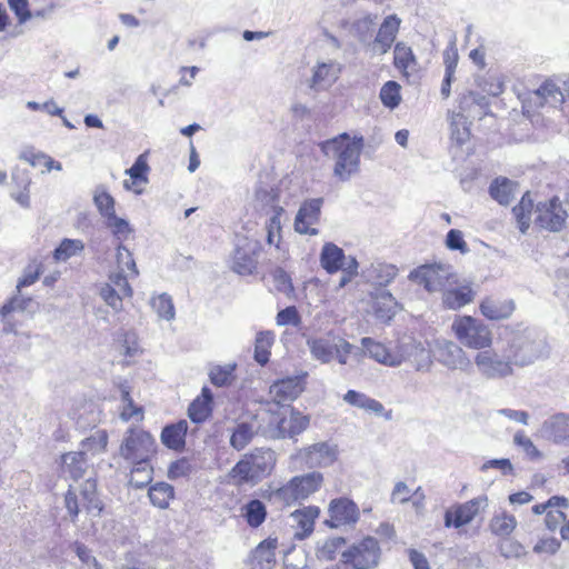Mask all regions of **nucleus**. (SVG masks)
<instances>
[{
    "mask_svg": "<svg viewBox=\"0 0 569 569\" xmlns=\"http://www.w3.org/2000/svg\"><path fill=\"white\" fill-rule=\"evenodd\" d=\"M380 555L378 540L373 537H365L342 552L341 562L353 569H372L378 566Z\"/></svg>",
    "mask_w": 569,
    "mask_h": 569,
    "instance_id": "obj_8",
    "label": "nucleus"
},
{
    "mask_svg": "<svg viewBox=\"0 0 569 569\" xmlns=\"http://www.w3.org/2000/svg\"><path fill=\"white\" fill-rule=\"evenodd\" d=\"M151 306L159 317L170 320L174 317V306L170 296L162 293L153 297Z\"/></svg>",
    "mask_w": 569,
    "mask_h": 569,
    "instance_id": "obj_50",
    "label": "nucleus"
},
{
    "mask_svg": "<svg viewBox=\"0 0 569 569\" xmlns=\"http://www.w3.org/2000/svg\"><path fill=\"white\" fill-rule=\"evenodd\" d=\"M533 208L535 203L530 191H526L512 208V214L521 233H526L530 228Z\"/></svg>",
    "mask_w": 569,
    "mask_h": 569,
    "instance_id": "obj_35",
    "label": "nucleus"
},
{
    "mask_svg": "<svg viewBox=\"0 0 569 569\" xmlns=\"http://www.w3.org/2000/svg\"><path fill=\"white\" fill-rule=\"evenodd\" d=\"M372 308L375 317L387 323L396 316L398 303L391 293L382 292L375 297Z\"/></svg>",
    "mask_w": 569,
    "mask_h": 569,
    "instance_id": "obj_39",
    "label": "nucleus"
},
{
    "mask_svg": "<svg viewBox=\"0 0 569 569\" xmlns=\"http://www.w3.org/2000/svg\"><path fill=\"white\" fill-rule=\"evenodd\" d=\"M451 330L455 338L466 348L482 350L492 345V332L489 327L472 316H456Z\"/></svg>",
    "mask_w": 569,
    "mask_h": 569,
    "instance_id": "obj_5",
    "label": "nucleus"
},
{
    "mask_svg": "<svg viewBox=\"0 0 569 569\" xmlns=\"http://www.w3.org/2000/svg\"><path fill=\"white\" fill-rule=\"evenodd\" d=\"M149 151H144L136 159L131 168L126 170L130 177L129 180L123 181V187L137 194L142 193L143 186L149 181L150 166L148 163Z\"/></svg>",
    "mask_w": 569,
    "mask_h": 569,
    "instance_id": "obj_20",
    "label": "nucleus"
},
{
    "mask_svg": "<svg viewBox=\"0 0 569 569\" xmlns=\"http://www.w3.org/2000/svg\"><path fill=\"white\" fill-rule=\"evenodd\" d=\"M446 244L451 250H459L461 252L468 251V246L463 239L462 232L457 229H451L447 233Z\"/></svg>",
    "mask_w": 569,
    "mask_h": 569,
    "instance_id": "obj_64",
    "label": "nucleus"
},
{
    "mask_svg": "<svg viewBox=\"0 0 569 569\" xmlns=\"http://www.w3.org/2000/svg\"><path fill=\"white\" fill-rule=\"evenodd\" d=\"M401 87L393 80L387 81L380 89V100L382 104L389 109L397 108L401 102Z\"/></svg>",
    "mask_w": 569,
    "mask_h": 569,
    "instance_id": "obj_47",
    "label": "nucleus"
},
{
    "mask_svg": "<svg viewBox=\"0 0 569 569\" xmlns=\"http://www.w3.org/2000/svg\"><path fill=\"white\" fill-rule=\"evenodd\" d=\"M319 147L326 156L335 158L333 173L339 180L346 181L359 169L365 139L362 136L350 137L343 132L322 141Z\"/></svg>",
    "mask_w": 569,
    "mask_h": 569,
    "instance_id": "obj_2",
    "label": "nucleus"
},
{
    "mask_svg": "<svg viewBox=\"0 0 569 569\" xmlns=\"http://www.w3.org/2000/svg\"><path fill=\"white\" fill-rule=\"evenodd\" d=\"M560 548V541L555 537L541 538L535 546L533 551L536 553L553 555Z\"/></svg>",
    "mask_w": 569,
    "mask_h": 569,
    "instance_id": "obj_63",
    "label": "nucleus"
},
{
    "mask_svg": "<svg viewBox=\"0 0 569 569\" xmlns=\"http://www.w3.org/2000/svg\"><path fill=\"white\" fill-rule=\"evenodd\" d=\"M188 432V422L181 419L174 423L163 427L160 439L162 445L176 452H181L186 448V438Z\"/></svg>",
    "mask_w": 569,
    "mask_h": 569,
    "instance_id": "obj_25",
    "label": "nucleus"
},
{
    "mask_svg": "<svg viewBox=\"0 0 569 569\" xmlns=\"http://www.w3.org/2000/svg\"><path fill=\"white\" fill-rule=\"evenodd\" d=\"M254 431L252 429V426L249 423H239L231 437H230V445L236 450L240 451L244 449L253 439Z\"/></svg>",
    "mask_w": 569,
    "mask_h": 569,
    "instance_id": "obj_48",
    "label": "nucleus"
},
{
    "mask_svg": "<svg viewBox=\"0 0 569 569\" xmlns=\"http://www.w3.org/2000/svg\"><path fill=\"white\" fill-rule=\"evenodd\" d=\"M489 193L500 204H508L512 198V184L507 178H496L490 187Z\"/></svg>",
    "mask_w": 569,
    "mask_h": 569,
    "instance_id": "obj_46",
    "label": "nucleus"
},
{
    "mask_svg": "<svg viewBox=\"0 0 569 569\" xmlns=\"http://www.w3.org/2000/svg\"><path fill=\"white\" fill-rule=\"evenodd\" d=\"M513 441L517 446L523 449V451L530 459L537 460L541 457V452L538 450V448L535 446L531 439L526 436L523 431H518L513 437Z\"/></svg>",
    "mask_w": 569,
    "mask_h": 569,
    "instance_id": "obj_56",
    "label": "nucleus"
},
{
    "mask_svg": "<svg viewBox=\"0 0 569 569\" xmlns=\"http://www.w3.org/2000/svg\"><path fill=\"white\" fill-rule=\"evenodd\" d=\"M272 279L274 288L278 292L291 295L293 292V284L290 276L281 268L272 271Z\"/></svg>",
    "mask_w": 569,
    "mask_h": 569,
    "instance_id": "obj_55",
    "label": "nucleus"
},
{
    "mask_svg": "<svg viewBox=\"0 0 569 569\" xmlns=\"http://www.w3.org/2000/svg\"><path fill=\"white\" fill-rule=\"evenodd\" d=\"M343 399L350 406L361 408L365 411L372 412L377 416H382L386 419L391 418V411H386L381 402L368 397L365 393L358 392L356 390H348L343 396Z\"/></svg>",
    "mask_w": 569,
    "mask_h": 569,
    "instance_id": "obj_29",
    "label": "nucleus"
},
{
    "mask_svg": "<svg viewBox=\"0 0 569 569\" xmlns=\"http://www.w3.org/2000/svg\"><path fill=\"white\" fill-rule=\"evenodd\" d=\"M327 523L331 528L355 525L360 518L359 507L347 497L332 499L329 503Z\"/></svg>",
    "mask_w": 569,
    "mask_h": 569,
    "instance_id": "obj_11",
    "label": "nucleus"
},
{
    "mask_svg": "<svg viewBox=\"0 0 569 569\" xmlns=\"http://www.w3.org/2000/svg\"><path fill=\"white\" fill-rule=\"evenodd\" d=\"M233 370L234 367L231 366H217L210 370V381L217 387L229 386L233 380Z\"/></svg>",
    "mask_w": 569,
    "mask_h": 569,
    "instance_id": "obj_51",
    "label": "nucleus"
},
{
    "mask_svg": "<svg viewBox=\"0 0 569 569\" xmlns=\"http://www.w3.org/2000/svg\"><path fill=\"white\" fill-rule=\"evenodd\" d=\"M106 224L120 240L127 239L131 232L129 223L124 219L117 217L116 213L106 219Z\"/></svg>",
    "mask_w": 569,
    "mask_h": 569,
    "instance_id": "obj_53",
    "label": "nucleus"
},
{
    "mask_svg": "<svg viewBox=\"0 0 569 569\" xmlns=\"http://www.w3.org/2000/svg\"><path fill=\"white\" fill-rule=\"evenodd\" d=\"M443 64L446 72L445 73H456V69L459 61V53L455 41H451L447 48L443 50Z\"/></svg>",
    "mask_w": 569,
    "mask_h": 569,
    "instance_id": "obj_58",
    "label": "nucleus"
},
{
    "mask_svg": "<svg viewBox=\"0 0 569 569\" xmlns=\"http://www.w3.org/2000/svg\"><path fill=\"white\" fill-rule=\"evenodd\" d=\"M303 451L308 460L320 467L329 466L337 459V451L326 442L313 443Z\"/></svg>",
    "mask_w": 569,
    "mask_h": 569,
    "instance_id": "obj_37",
    "label": "nucleus"
},
{
    "mask_svg": "<svg viewBox=\"0 0 569 569\" xmlns=\"http://www.w3.org/2000/svg\"><path fill=\"white\" fill-rule=\"evenodd\" d=\"M277 538L262 540L251 552V561L260 569H269L276 563Z\"/></svg>",
    "mask_w": 569,
    "mask_h": 569,
    "instance_id": "obj_32",
    "label": "nucleus"
},
{
    "mask_svg": "<svg viewBox=\"0 0 569 569\" xmlns=\"http://www.w3.org/2000/svg\"><path fill=\"white\" fill-rule=\"evenodd\" d=\"M301 322V317L295 306L287 307L280 310L277 315V325L278 326H287L293 325L299 326Z\"/></svg>",
    "mask_w": 569,
    "mask_h": 569,
    "instance_id": "obj_59",
    "label": "nucleus"
},
{
    "mask_svg": "<svg viewBox=\"0 0 569 569\" xmlns=\"http://www.w3.org/2000/svg\"><path fill=\"white\" fill-rule=\"evenodd\" d=\"M64 505L72 522L78 520L80 512L78 496L73 487H69L64 493Z\"/></svg>",
    "mask_w": 569,
    "mask_h": 569,
    "instance_id": "obj_62",
    "label": "nucleus"
},
{
    "mask_svg": "<svg viewBox=\"0 0 569 569\" xmlns=\"http://www.w3.org/2000/svg\"><path fill=\"white\" fill-rule=\"evenodd\" d=\"M545 429L555 443L569 441V413L552 415L545 423Z\"/></svg>",
    "mask_w": 569,
    "mask_h": 569,
    "instance_id": "obj_33",
    "label": "nucleus"
},
{
    "mask_svg": "<svg viewBox=\"0 0 569 569\" xmlns=\"http://www.w3.org/2000/svg\"><path fill=\"white\" fill-rule=\"evenodd\" d=\"M517 527V519L515 516L502 511L493 515L489 522L490 531L500 538L510 536Z\"/></svg>",
    "mask_w": 569,
    "mask_h": 569,
    "instance_id": "obj_43",
    "label": "nucleus"
},
{
    "mask_svg": "<svg viewBox=\"0 0 569 569\" xmlns=\"http://www.w3.org/2000/svg\"><path fill=\"white\" fill-rule=\"evenodd\" d=\"M320 516V508L318 506H307L297 509L291 513V518L296 521L298 532L296 536L303 539L312 533L315 530L316 520Z\"/></svg>",
    "mask_w": 569,
    "mask_h": 569,
    "instance_id": "obj_27",
    "label": "nucleus"
},
{
    "mask_svg": "<svg viewBox=\"0 0 569 569\" xmlns=\"http://www.w3.org/2000/svg\"><path fill=\"white\" fill-rule=\"evenodd\" d=\"M393 67L399 71L402 79L410 81L419 78L421 66L412 50L405 42H397L393 48Z\"/></svg>",
    "mask_w": 569,
    "mask_h": 569,
    "instance_id": "obj_15",
    "label": "nucleus"
},
{
    "mask_svg": "<svg viewBox=\"0 0 569 569\" xmlns=\"http://www.w3.org/2000/svg\"><path fill=\"white\" fill-rule=\"evenodd\" d=\"M87 457L84 452L69 451L60 457V476L64 479L78 481L83 478L88 469Z\"/></svg>",
    "mask_w": 569,
    "mask_h": 569,
    "instance_id": "obj_21",
    "label": "nucleus"
},
{
    "mask_svg": "<svg viewBox=\"0 0 569 569\" xmlns=\"http://www.w3.org/2000/svg\"><path fill=\"white\" fill-rule=\"evenodd\" d=\"M97 487V480L94 478H88L82 483L80 491L84 509L93 515H99L103 509V505L98 497Z\"/></svg>",
    "mask_w": 569,
    "mask_h": 569,
    "instance_id": "obj_40",
    "label": "nucleus"
},
{
    "mask_svg": "<svg viewBox=\"0 0 569 569\" xmlns=\"http://www.w3.org/2000/svg\"><path fill=\"white\" fill-rule=\"evenodd\" d=\"M213 397L208 387H203L201 393L190 403L188 416L193 422L206 421L212 412Z\"/></svg>",
    "mask_w": 569,
    "mask_h": 569,
    "instance_id": "obj_31",
    "label": "nucleus"
},
{
    "mask_svg": "<svg viewBox=\"0 0 569 569\" xmlns=\"http://www.w3.org/2000/svg\"><path fill=\"white\" fill-rule=\"evenodd\" d=\"M104 302L112 307L114 310L119 311L122 309V297L119 292H117L116 288L110 283H107L100 292Z\"/></svg>",
    "mask_w": 569,
    "mask_h": 569,
    "instance_id": "obj_60",
    "label": "nucleus"
},
{
    "mask_svg": "<svg viewBox=\"0 0 569 569\" xmlns=\"http://www.w3.org/2000/svg\"><path fill=\"white\" fill-rule=\"evenodd\" d=\"M476 365L482 370L488 377H505L512 372V368L509 361H503L498 356L490 351L479 352L475 357Z\"/></svg>",
    "mask_w": 569,
    "mask_h": 569,
    "instance_id": "obj_26",
    "label": "nucleus"
},
{
    "mask_svg": "<svg viewBox=\"0 0 569 569\" xmlns=\"http://www.w3.org/2000/svg\"><path fill=\"white\" fill-rule=\"evenodd\" d=\"M191 470L190 461L187 458H179L168 467V478L171 480L184 478L191 473Z\"/></svg>",
    "mask_w": 569,
    "mask_h": 569,
    "instance_id": "obj_54",
    "label": "nucleus"
},
{
    "mask_svg": "<svg viewBox=\"0 0 569 569\" xmlns=\"http://www.w3.org/2000/svg\"><path fill=\"white\" fill-rule=\"evenodd\" d=\"M116 262L119 271L128 272L130 277L139 274L132 253L122 244L117 247Z\"/></svg>",
    "mask_w": 569,
    "mask_h": 569,
    "instance_id": "obj_49",
    "label": "nucleus"
},
{
    "mask_svg": "<svg viewBox=\"0 0 569 569\" xmlns=\"http://www.w3.org/2000/svg\"><path fill=\"white\" fill-rule=\"evenodd\" d=\"M479 513V501L471 499L465 503L455 505L445 513L446 527L460 528L470 523Z\"/></svg>",
    "mask_w": 569,
    "mask_h": 569,
    "instance_id": "obj_22",
    "label": "nucleus"
},
{
    "mask_svg": "<svg viewBox=\"0 0 569 569\" xmlns=\"http://www.w3.org/2000/svg\"><path fill=\"white\" fill-rule=\"evenodd\" d=\"M266 505L259 499H250L241 507V517L250 528H259L267 519Z\"/></svg>",
    "mask_w": 569,
    "mask_h": 569,
    "instance_id": "obj_38",
    "label": "nucleus"
},
{
    "mask_svg": "<svg viewBox=\"0 0 569 569\" xmlns=\"http://www.w3.org/2000/svg\"><path fill=\"white\" fill-rule=\"evenodd\" d=\"M361 346L370 358L385 366H399L402 362V356L392 351L386 345L371 338H362Z\"/></svg>",
    "mask_w": 569,
    "mask_h": 569,
    "instance_id": "obj_23",
    "label": "nucleus"
},
{
    "mask_svg": "<svg viewBox=\"0 0 569 569\" xmlns=\"http://www.w3.org/2000/svg\"><path fill=\"white\" fill-rule=\"evenodd\" d=\"M21 159H23L31 167L39 169L42 173L50 172L52 170H62V164L51 158L49 154L36 149L34 147L26 148L21 152Z\"/></svg>",
    "mask_w": 569,
    "mask_h": 569,
    "instance_id": "obj_30",
    "label": "nucleus"
},
{
    "mask_svg": "<svg viewBox=\"0 0 569 569\" xmlns=\"http://www.w3.org/2000/svg\"><path fill=\"white\" fill-rule=\"evenodd\" d=\"M307 345L311 356L321 363L337 360L340 365H346L353 350L350 342L332 331L308 339Z\"/></svg>",
    "mask_w": 569,
    "mask_h": 569,
    "instance_id": "obj_6",
    "label": "nucleus"
},
{
    "mask_svg": "<svg viewBox=\"0 0 569 569\" xmlns=\"http://www.w3.org/2000/svg\"><path fill=\"white\" fill-rule=\"evenodd\" d=\"M561 101H563L561 89L555 81L548 79L543 81L528 99L523 100L522 110L525 113L529 114L530 112L536 111V109L542 108L547 103Z\"/></svg>",
    "mask_w": 569,
    "mask_h": 569,
    "instance_id": "obj_17",
    "label": "nucleus"
},
{
    "mask_svg": "<svg viewBox=\"0 0 569 569\" xmlns=\"http://www.w3.org/2000/svg\"><path fill=\"white\" fill-rule=\"evenodd\" d=\"M31 179L26 171H16L12 173L11 182L9 183L10 196L22 207H29L30 196L29 187Z\"/></svg>",
    "mask_w": 569,
    "mask_h": 569,
    "instance_id": "obj_34",
    "label": "nucleus"
},
{
    "mask_svg": "<svg viewBox=\"0 0 569 569\" xmlns=\"http://www.w3.org/2000/svg\"><path fill=\"white\" fill-rule=\"evenodd\" d=\"M148 497L152 506L167 509L174 499V488L167 482L159 481L150 486Z\"/></svg>",
    "mask_w": 569,
    "mask_h": 569,
    "instance_id": "obj_41",
    "label": "nucleus"
},
{
    "mask_svg": "<svg viewBox=\"0 0 569 569\" xmlns=\"http://www.w3.org/2000/svg\"><path fill=\"white\" fill-rule=\"evenodd\" d=\"M94 203L106 219L116 213L114 199L106 191L96 194Z\"/></svg>",
    "mask_w": 569,
    "mask_h": 569,
    "instance_id": "obj_57",
    "label": "nucleus"
},
{
    "mask_svg": "<svg viewBox=\"0 0 569 569\" xmlns=\"http://www.w3.org/2000/svg\"><path fill=\"white\" fill-rule=\"evenodd\" d=\"M409 279L428 292L440 290L447 280L446 270L437 263L422 264L409 273Z\"/></svg>",
    "mask_w": 569,
    "mask_h": 569,
    "instance_id": "obj_14",
    "label": "nucleus"
},
{
    "mask_svg": "<svg viewBox=\"0 0 569 569\" xmlns=\"http://www.w3.org/2000/svg\"><path fill=\"white\" fill-rule=\"evenodd\" d=\"M276 465L277 455L272 449L254 448L241 457L227 478L229 483L237 487L257 485L272 475Z\"/></svg>",
    "mask_w": 569,
    "mask_h": 569,
    "instance_id": "obj_3",
    "label": "nucleus"
},
{
    "mask_svg": "<svg viewBox=\"0 0 569 569\" xmlns=\"http://www.w3.org/2000/svg\"><path fill=\"white\" fill-rule=\"evenodd\" d=\"M84 243L79 239H63L53 251L54 261H67L71 257L82 252Z\"/></svg>",
    "mask_w": 569,
    "mask_h": 569,
    "instance_id": "obj_45",
    "label": "nucleus"
},
{
    "mask_svg": "<svg viewBox=\"0 0 569 569\" xmlns=\"http://www.w3.org/2000/svg\"><path fill=\"white\" fill-rule=\"evenodd\" d=\"M515 302L501 296L486 297L479 305L481 315L490 321L508 319L515 311Z\"/></svg>",
    "mask_w": 569,
    "mask_h": 569,
    "instance_id": "obj_19",
    "label": "nucleus"
},
{
    "mask_svg": "<svg viewBox=\"0 0 569 569\" xmlns=\"http://www.w3.org/2000/svg\"><path fill=\"white\" fill-rule=\"evenodd\" d=\"M309 417L290 407L277 421V429L280 437H292L301 433L309 426Z\"/></svg>",
    "mask_w": 569,
    "mask_h": 569,
    "instance_id": "obj_24",
    "label": "nucleus"
},
{
    "mask_svg": "<svg viewBox=\"0 0 569 569\" xmlns=\"http://www.w3.org/2000/svg\"><path fill=\"white\" fill-rule=\"evenodd\" d=\"M321 267L330 274L342 270L339 288H343L356 276H358V262L350 257L346 262V254L341 248L332 242H327L320 253Z\"/></svg>",
    "mask_w": 569,
    "mask_h": 569,
    "instance_id": "obj_7",
    "label": "nucleus"
},
{
    "mask_svg": "<svg viewBox=\"0 0 569 569\" xmlns=\"http://www.w3.org/2000/svg\"><path fill=\"white\" fill-rule=\"evenodd\" d=\"M43 272V263L38 260L31 261L24 269L22 277L19 279L17 284L18 293L13 296L8 302L2 305V316H6L12 311H24L32 303L31 297H23L20 295V290L23 287L33 284Z\"/></svg>",
    "mask_w": 569,
    "mask_h": 569,
    "instance_id": "obj_10",
    "label": "nucleus"
},
{
    "mask_svg": "<svg viewBox=\"0 0 569 569\" xmlns=\"http://www.w3.org/2000/svg\"><path fill=\"white\" fill-rule=\"evenodd\" d=\"M567 218V210L556 196L546 201H540L536 206L535 222L541 229L552 232L560 231L565 227Z\"/></svg>",
    "mask_w": 569,
    "mask_h": 569,
    "instance_id": "obj_9",
    "label": "nucleus"
},
{
    "mask_svg": "<svg viewBox=\"0 0 569 569\" xmlns=\"http://www.w3.org/2000/svg\"><path fill=\"white\" fill-rule=\"evenodd\" d=\"M262 247L258 241H248L244 246L236 247L232 259L231 270L240 276H251L258 269V256Z\"/></svg>",
    "mask_w": 569,
    "mask_h": 569,
    "instance_id": "obj_12",
    "label": "nucleus"
},
{
    "mask_svg": "<svg viewBox=\"0 0 569 569\" xmlns=\"http://www.w3.org/2000/svg\"><path fill=\"white\" fill-rule=\"evenodd\" d=\"M483 100V97L469 91L463 93L459 99V111L462 116L469 117L471 114V109L476 104H480V101Z\"/></svg>",
    "mask_w": 569,
    "mask_h": 569,
    "instance_id": "obj_61",
    "label": "nucleus"
},
{
    "mask_svg": "<svg viewBox=\"0 0 569 569\" xmlns=\"http://www.w3.org/2000/svg\"><path fill=\"white\" fill-rule=\"evenodd\" d=\"M273 345V335L270 331L259 332L254 342V359L260 365H266L271 355V347Z\"/></svg>",
    "mask_w": 569,
    "mask_h": 569,
    "instance_id": "obj_44",
    "label": "nucleus"
},
{
    "mask_svg": "<svg viewBox=\"0 0 569 569\" xmlns=\"http://www.w3.org/2000/svg\"><path fill=\"white\" fill-rule=\"evenodd\" d=\"M569 508V500L566 497L552 496L546 502L532 507L535 515L546 513V527L556 531L566 521V510Z\"/></svg>",
    "mask_w": 569,
    "mask_h": 569,
    "instance_id": "obj_13",
    "label": "nucleus"
},
{
    "mask_svg": "<svg viewBox=\"0 0 569 569\" xmlns=\"http://www.w3.org/2000/svg\"><path fill=\"white\" fill-rule=\"evenodd\" d=\"M400 22V19L396 14H391L386 17L381 23L376 37V42L381 46L382 53H386L395 42Z\"/></svg>",
    "mask_w": 569,
    "mask_h": 569,
    "instance_id": "obj_36",
    "label": "nucleus"
},
{
    "mask_svg": "<svg viewBox=\"0 0 569 569\" xmlns=\"http://www.w3.org/2000/svg\"><path fill=\"white\" fill-rule=\"evenodd\" d=\"M305 378L306 375L287 377L274 381L269 390L273 401L282 405L298 398L305 390Z\"/></svg>",
    "mask_w": 569,
    "mask_h": 569,
    "instance_id": "obj_18",
    "label": "nucleus"
},
{
    "mask_svg": "<svg viewBox=\"0 0 569 569\" xmlns=\"http://www.w3.org/2000/svg\"><path fill=\"white\" fill-rule=\"evenodd\" d=\"M475 296L471 284H461L446 290L442 295V303L447 309L458 310L472 302Z\"/></svg>",
    "mask_w": 569,
    "mask_h": 569,
    "instance_id": "obj_28",
    "label": "nucleus"
},
{
    "mask_svg": "<svg viewBox=\"0 0 569 569\" xmlns=\"http://www.w3.org/2000/svg\"><path fill=\"white\" fill-rule=\"evenodd\" d=\"M499 550L506 558H519L526 555L525 547L510 536L501 538L499 542Z\"/></svg>",
    "mask_w": 569,
    "mask_h": 569,
    "instance_id": "obj_52",
    "label": "nucleus"
},
{
    "mask_svg": "<svg viewBox=\"0 0 569 569\" xmlns=\"http://www.w3.org/2000/svg\"><path fill=\"white\" fill-rule=\"evenodd\" d=\"M119 453L131 465L128 479L131 487L141 489L151 482V461L157 453V442L149 431L139 427L129 428L120 443Z\"/></svg>",
    "mask_w": 569,
    "mask_h": 569,
    "instance_id": "obj_1",
    "label": "nucleus"
},
{
    "mask_svg": "<svg viewBox=\"0 0 569 569\" xmlns=\"http://www.w3.org/2000/svg\"><path fill=\"white\" fill-rule=\"evenodd\" d=\"M323 476L318 471L295 476L276 489L263 493L268 501L278 503L281 508H290L320 490Z\"/></svg>",
    "mask_w": 569,
    "mask_h": 569,
    "instance_id": "obj_4",
    "label": "nucleus"
},
{
    "mask_svg": "<svg viewBox=\"0 0 569 569\" xmlns=\"http://www.w3.org/2000/svg\"><path fill=\"white\" fill-rule=\"evenodd\" d=\"M323 200L321 198L306 200L295 220V229L301 234H317L318 230L315 227L320 219L321 207Z\"/></svg>",
    "mask_w": 569,
    "mask_h": 569,
    "instance_id": "obj_16",
    "label": "nucleus"
},
{
    "mask_svg": "<svg viewBox=\"0 0 569 569\" xmlns=\"http://www.w3.org/2000/svg\"><path fill=\"white\" fill-rule=\"evenodd\" d=\"M108 443H109V435H108L107 430L100 429V430H97L91 436L84 438L80 442L81 450H79V452H84V457H87V455H91V456L101 455L107 451Z\"/></svg>",
    "mask_w": 569,
    "mask_h": 569,
    "instance_id": "obj_42",
    "label": "nucleus"
}]
</instances>
